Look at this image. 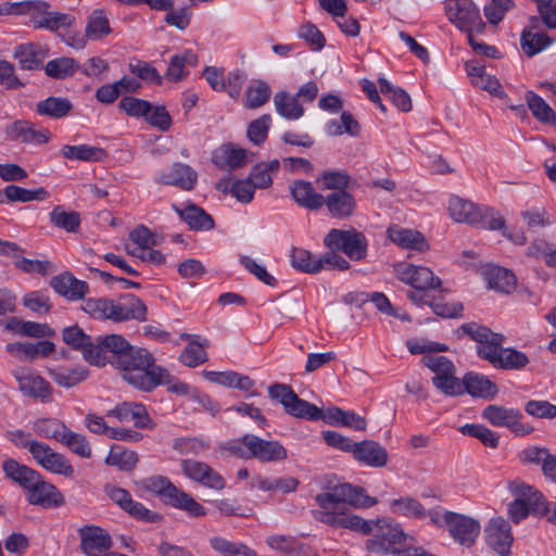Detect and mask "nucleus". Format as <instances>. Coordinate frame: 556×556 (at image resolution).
Masks as SVG:
<instances>
[{
  "label": "nucleus",
  "instance_id": "obj_1",
  "mask_svg": "<svg viewBox=\"0 0 556 556\" xmlns=\"http://www.w3.org/2000/svg\"><path fill=\"white\" fill-rule=\"evenodd\" d=\"M315 501L318 509L313 511L316 520L333 528L349 529L369 534L374 527L376 533L366 542V548L376 554H399L407 545V535L397 527L379 526V521L364 520L350 513V507L368 508L376 505L377 500L366 494L364 488L343 483L329 491L317 494Z\"/></svg>",
  "mask_w": 556,
  "mask_h": 556
},
{
  "label": "nucleus",
  "instance_id": "obj_2",
  "mask_svg": "<svg viewBox=\"0 0 556 556\" xmlns=\"http://www.w3.org/2000/svg\"><path fill=\"white\" fill-rule=\"evenodd\" d=\"M115 368L127 383L144 392L170 382L169 372L156 365L152 354L142 348L131 345L124 356H119Z\"/></svg>",
  "mask_w": 556,
  "mask_h": 556
},
{
  "label": "nucleus",
  "instance_id": "obj_3",
  "mask_svg": "<svg viewBox=\"0 0 556 556\" xmlns=\"http://www.w3.org/2000/svg\"><path fill=\"white\" fill-rule=\"evenodd\" d=\"M324 244L329 250L343 252L352 261L364 260L367 255V239L355 228L331 229L324 238Z\"/></svg>",
  "mask_w": 556,
  "mask_h": 556
},
{
  "label": "nucleus",
  "instance_id": "obj_4",
  "mask_svg": "<svg viewBox=\"0 0 556 556\" xmlns=\"http://www.w3.org/2000/svg\"><path fill=\"white\" fill-rule=\"evenodd\" d=\"M131 348V344L121 334H106L98 337L94 341L93 351L88 353L87 362L90 365L103 367L111 364L113 367L119 362Z\"/></svg>",
  "mask_w": 556,
  "mask_h": 556
},
{
  "label": "nucleus",
  "instance_id": "obj_5",
  "mask_svg": "<svg viewBox=\"0 0 556 556\" xmlns=\"http://www.w3.org/2000/svg\"><path fill=\"white\" fill-rule=\"evenodd\" d=\"M445 14L448 21L458 29L467 33H483L485 24L479 9L470 1L444 2Z\"/></svg>",
  "mask_w": 556,
  "mask_h": 556
},
{
  "label": "nucleus",
  "instance_id": "obj_6",
  "mask_svg": "<svg viewBox=\"0 0 556 556\" xmlns=\"http://www.w3.org/2000/svg\"><path fill=\"white\" fill-rule=\"evenodd\" d=\"M270 399L278 401L286 413L296 418L314 417L317 406L302 400L289 384L275 383L268 388Z\"/></svg>",
  "mask_w": 556,
  "mask_h": 556
},
{
  "label": "nucleus",
  "instance_id": "obj_7",
  "mask_svg": "<svg viewBox=\"0 0 556 556\" xmlns=\"http://www.w3.org/2000/svg\"><path fill=\"white\" fill-rule=\"evenodd\" d=\"M482 417L495 427H506L516 435L530 434L533 428L521 422L522 414L517 408L500 405H488L482 410Z\"/></svg>",
  "mask_w": 556,
  "mask_h": 556
},
{
  "label": "nucleus",
  "instance_id": "obj_8",
  "mask_svg": "<svg viewBox=\"0 0 556 556\" xmlns=\"http://www.w3.org/2000/svg\"><path fill=\"white\" fill-rule=\"evenodd\" d=\"M444 523L450 535L460 545L470 547L480 533V523L466 515L454 511L444 513Z\"/></svg>",
  "mask_w": 556,
  "mask_h": 556
},
{
  "label": "nucleus",
  "instance_id": "obj_9",
  "mask_svg": "<svg viewBox=\"0 0 556 556\" xmlns=\"http://www.w3.org/2000/svg\"><path fill=\"white\" fill-rule=\"evenodd\" d=\"M241 442L250 450L251 458H256L261 463H276L288 457L286 447L279 441H268L254 434H244Z\"/></svg>",
  "mask_w": 556,
  "mask_h": 556
},
{
  "label": "nucleus",
  "instance_id": "obj_10",
  "mask_svg": "<svg viewBox=\"0 0 556 556\" xmlns=\"http://www.w3.org/2000/svg\"><path fill=\"white\" fill-rule=\"evenodd\" d=\"M30 454L33 458L46 470L64 477L74 475V467L66 457L54 452L48 444L34 441L30 445Z\"/></svg>",
  "mask_w": 556,
  "mask_h": 556
},
{
  "label": "nucleus",
  "instance_id": "obj_11",
  "mask_svg": "<svg viewBox=\"0 0 556 556\" xmlns=\"http://www.w3.org/2000/svg\"><path fill=\"white\" fill-rule=\"evenodd\" d=\"M147 306L139 298L134 294H126L119 301L110 300L108 319L115 323L136 319L146 320Z\"/></svg>",
  "mask_w": 556,
  "mask_h": 556
},
{
  "label": "nucleus",
  "instance_id": "obj_12",
  "mask_svg": "<svg viewBox=\"0 0 556 556\" xmlns=\"http://www.w3.org/2000/svg\"><path fill=\"white\" fill-rule=\"evenodd\" d=\"M396 274L401 281L419 291L435 289L441 286L440 278L434 276L427 267L402 264L396 268Z\"/></svg>",
  "mask_w": 556,
  "mask_h": 556
},
{
  "label": "nucleus",
  "instance_id": "obj_13",
  "mask_svg": "<svg viewBox=\"0 0 556 556\" xmlns=\"http://www.w3.org/2000/svg\"><path fill=\"white\" fill-rule=\"evenodd\" d=\"M180 466L182 472L189 479L199 482L206 488L223 490L226 485L225 479L206 463L194 459H184L181 460Z\"/></svg>",
  "mask_w": 556,
  "mask_h": 556
},
{
  "label": "nucleus",
  "instance_id": "obj_14",
  "mask_svg": "<svg viewBox=\"0 0 556 556\" xmlns=\"http://www.w3.org/2000/svg\"><path fill=\"white\" fill-rule=\"evenodd\" d=\"M4 132L9 140L24 144H43L50 139L48 129H36L35 125L26 119H17L7 125Z\"/></svg>",
  "mask_w": 556,
  "mask_h": 556
},
{
  "label": "nucleus",
  "instance_id": "obj_15",
  "mask_svg": "<svg viewBox=\"0 0 556 556\" xmlns=\"http://www.w3.org/2000/svg\"><path fill=\"white\" fill-rule=\"evenodd\" d=\"M488 545L501 556H507L513 543L511 528L507 520L496 517L490 520L485 530Z\"/></svg>",
  "mask_w": 556,
  "mask_h": 556
},
{
  "label": "nucleus",
  "instance_id": "obj_16",
  "mask_svg": "<svg viewBox=\"0 0 556 556\" xmlns=\"http://www.w3.org/2000/svg\"><path fill=\"white\" fill-rule=\"evenodd\" d=\"M80 548L87 556H101L112 546L111 535L97 526L79 529Z\"/></svg>",
  "mask_w": 556,
  "mask_h": 556
},
{
  "label": "nucleus",
  "instance_id": "obj_17",
  "mask_svg": "<svg viewBox=\"0 0 556 556\" xmlns=\"http://www.w3.org/2000/svg\"><path fill=\"white\" fill-rule=\"evenodd\" d=\"M13 376L18 383V390L27 396L40 399L42 402L52 400V387L42 377L34 374H21L14 370Z\"/></svg>",
  "mask_w": 556,
  "mask_h": 556
},
{
  "label": "nucleus",
  "instance_id": "obj_18",
  "mask_svg": "<svg viewBox=\"0 0 556 556\" xmlns=\"http://www.w3.org/2000/svg\"><path fill=\"white\" fill-rule=\"evenodd\" d=\"M50 287L58 294L71 301L81 300L89 292L87 282L75 278L70 271L53 276Z\"/></svg>",
  "mask_w": 556,
  "mask_h": 556
},
{
  "label": "nucleus",
  "instance_id": "obj_19",
  "mask_svg": "<svg viewBox=\"0 0 556 556\" xmlns=\"http://www.w3.org/2000/svg\"><path fill=\"white\" fill-rule=\"evenodd\" d=\"M28 502L34 505H41L43 507L60 506L64 500L60 491L51 483L46 482L38 475V479L33 485H29Z\"/></svg>",
  "mask_w": 556,
  "mask_h": 556
},
{
  "label": "nucleus",
  "instance_id": "obj_20",
  "mask_svg": "<svg viewBox=\"0 0 556 556\" xmlns=\"http://www.w3.org/2000/svg\"><path fill=\"white\" fill-rule=\"evenodd\" d=\"M155 181L161 185L176 186L189 191L195 186L197 173L187 164L175 163L169 172L161 173Z\"/></svg>",
  "mask_w": 556,
  "mask_h": 556
},
{
  "label": "nucleus",
  "instance_id": "obj_21",
  "mask_svg": "<svg viewBox=\"0 0 556 556\" xmlns=\"http://www.w3.org/2000/svg\"><path fill=\"white\" fill-rule=\"evenodd\" d=\"M289 189L293 200L302 207L318 210L325 204V198L315 190L311 181L294 180Z\"/></svg>",
  "mask_w": 556,
  "mask_h": 556
},
{
  "label": "nucleus",
  "instance_id": "obj_22",
  "mask_svg": "<svg viewBox=\"0 0 556 556\" xmlns=\"http://www.w3.org/2000/svg\"><path fill=\"white\" fill-rule=\"evenodd\" d=\"M172 207L192 230L206 231L214 228L213 217L193 203L186 204L184 208L177 204H173Z\"/></svg>",
  "mask_w": 556,
  "mask_h": 556
},
{
  "label": "nucleus",
  "instance_id": "obj_23",
  "mask_svg": "<svg viewBox=\"0 0 556 556\" xmlns=\"http://www.w3.org/2000/svg\"><path fill=\"white\" fill-rule=\"evenodd\" d=\"M353 456L356 460L370 467H383L388 462L387 450L371 440L356 442Z\"/></svg>",
  "mask_w": 556,
  "mask_h": 556
},
{
  "label": "nucleus",
  "instance_id": "obj_24",
  "mask_svg": "<svg viewBox=\"0 0 556 556\" xmlns=\"http://www.w3.org/2000/svg\"><path fill=\"white\" fill-rule=\"evenodd\" d=\"M48 56V48L39 43L20 45L14 51V58L22 70H37Z\"/></svg>",
  "mask_w": 556,
  "mask_h": 556
},
{
  "label": "nucleus",
  "instance_id": "obj_25",
  "mask_svg": "<svg viewBox=\"0 0 556 556\" xmlns=\"http://www.w3.org/2000/svg\"><path fill=\"white\" fill-rule=\"evenodd\" d=\"M463 383L465 393L473 397L492 400L498 393L497 386L483 375L468 372L463 377Z\"/></svg>",
  "mask_w": 556,
  "mask_h": 556
},
{
  "label": "nucleus",
  "instance_id": "obj_26",
  "mask_svg": "<svg viewBox=\"0 0 556 556\" xmlns=\"http://www.w3.org/2000/svg\"><path fill=\"white\" fill-rule=\"evenodd\" d=\"M451 217L457 223L478 225L481 220L480 210L470 201L452 197L448 203Z\"/></svg>",
  "mask_w": 556,
  "mask_h": 556
},
{
  "label": "nucleus",
  "instance_id": "obj_27",
  "mask_svg": "<svg viewBox=\"0 0 556 556\" xmlns=\"http://www.w3.org/2000/svg\"><path fill=\"white\" fill-rule=\"evenodd\" d=\"M2 469L8 478L25 490L37 481L39 475L36 470L20 464L13 458L5 459L2 464Z\"/></svg>",
  "mask_w": 556,
  "mask_h": 556
},
{
  "label": "nucleus",
  "instance_id": "obj_28",
  "mask_svg": "<svg viewBox=\"0 0 556 556\" xmlns=\"http://www.w3.org/2000/svg\"><path fill=\"white\" fill-rule=\"evenodd\" d=\"M274 105L277 113L288 121H296L304 115V108L295 94L283 90L274 96Z\"/></svg>",
  "mask_w": 556,
  "mask_h": 556
},
{
  "label": "nucleus",
  "instance_id": "obj_29",
  "mask_svg": "<svg viewBox=\"0 0 556 556\" xmlns=\"http://www.w3.org/2000/svg\"><path fill=\"white\" fill-rule=\"evenodd\" d=\"M61 155L67 160L83 162H102L106 157V152L102 148L88 144L71 146L65 144L60 151Z\"/></svg>",
  "mask_w": 556,
  "mask_h": 556
},
{
  "label": "nucleus",
  "instance_id": "obj_30",
  "mask_svg": "<svg viewBox=\"0 0 556 556\" xmlns=\"http://www.w3.org/2000/svg\"><path fill=\"white\" fill-rule=\"evenodd\" d=\"M325 204L332 216L345 218L353 214L356 202L354 197L346 191H334L325 198Z\"/></svg>",
  "mask_w": 556,
  "mask_h": 556
},
{
  "label": "nucleus",
  "instance_id": "obj_31",
  "mask_svg": "<svg viewBox=\"0 0 556 556\" xmlns=\"http://www.w3.org/2000/svg\"><path fill=\"white\" fill-rule=\"evenodd\" d=\"M112 33L109 17L103 9L93 10L87 17L85 35L89 40H101Z\"/></svg>",
  "mask_w": 556,
  "mask_h": 556
},
{
  "label": "nucleus",
  "instance_id": "obj_32",
  "mask_svg": "<svg viewBox=\"0 0 556 556\" xmlns=\"http://www.w3.org/2000/svg\"><path fill=\"white\" fill-rule=\"evenodd\" d=\"M389 238L392 242L404 249L425 251L427 243L424 236L416 230L406 228H389Z\"/></svg>",
  "mask_w": 556,
  "mask_h": 556
},
{
  "label": "nucleus",
  "instance_id": "obj_33",
  "mask_svg": "<svg viewBox=\"0 0 556 556\" xmlns=\"http://www.w3.org/2000/svg\"><path fill=\"white\" fill-rule=\"evenodd\" d=\"M62 339L72 349L80 351L86 361L88 353L93 351L94 341L77 325L64 328Z\"/></svg>",
  "mask_w": 556,
  "mask_h": 556
},
{
  "label": "nucleus",
  "instance_id": "obj_34",
  "mask_svg": "<svg viewBox=\"0 0 556 556\" xmlns=\"http://www.w3.org/2000/svg\"><path fill=\"white\" fill-rule=\"evenodd\" d=\"M73 104L67 98L49 97L36 104V113L41 116H49L59 119L68 115Z\"/></svg>",
  "mask_w": 556,
  "mask_h": 556
},
{
  "label": "nucleus",
  "instance_id": "obj_35",
  "mask_svg": "<svg viewBox=\"0 0 556 556\" xmlns=\"http://www.w3.org/2000/svg\"><path fill=\"white\" fill-rule=\"evenodd\" d=\"M198 56L191 50H186L180 54L170 58L169 65L165 73V78L170 81H179L184 79L188 72L185 71L186 65L197 66Z\"/></svg>",
  "mask_w": 556,
  "mask_h": 556
},
{
  "label": "nucleus",
  "instance_id": "obj_36",
  "mask_svg": "<svg viewBox=\"0 0 556 556\" xmlns=\"http://www.w3.org/2000/svg\"><path fill=\"white\" fill-rule=\"evenodd\" d=\"M485 278L488 280L489 288L504 293L510 292L516 285L515 275L510 270L501 266L489 268L485 271Z\"/></svg>",
  "mask_w": 556,
  "mask_h": 556
},
{
  "label": "nucleus",
  "instance_id": "obj_37",
  "mask_svg": "<svg viewBox=\"0 0 556 556\" xmlns=\"http://www.w3.org/2000/svg\"><path fill=\"white\" fill-rule=\"evenodd\" d=\"M213 162L222 168H239L247 162V152L244 149H235L229 146H224L214 152Z\"/></svg>",
  "mask_w": 556,
  "mask_h": 556
},
{
  "label": "nucleus",
  "instance_id": "obj_38",
  "mask_svg": "<svg viewBox=\"0 0 556 556\" xmlns=\"http://www.w3.org/2000/svg\"><path fill=\"white\" fill-rule=\"evenodd\" d=\"M526 102L533 117L541 123L552 124L556 118L554 110L533 91L526 92Z\"/></svg>",
  "mask_w": 556,
  "mask_h": 556
},
{
  "label": "nucleus",
  "instance_id": "obj_39",
  "mask_svg": "<svg viewBox=\"0 0 556 556\" xmlns=\"http://www.w3.org/2000/svg\"><path fill=\"white\" fill-rule=\"evenodd\" d=\"M270 86L261 79L253 80L245 90L244 105L248 109H257L270 98Z\"/></svg>",
  "mask_w": 556,
  "mask_h": 556
},
{
  "label": "nucleus",
  "instance_id": "obj_40",
  "mask_svg": "<svg viewBox=\"0 0 556 556\" xmlns=\"http://www.w3.org/2000/svg\"><path fill=\"white\" fill-rule=\"evenodd\" d=\"M291 265L296 270L307 274L320 271L319 257H315L308 250L293 248L290 254Z\"/></svg>",
  "mask_w": 556,
  "mask_h": 556
},
{
  "label": "nucleus",
  "instance_id": "obj_41",
  "mask_svg": "<svg viewBox=\"0 0 556 556\" xmlns=\"http://www.w3.org/2000/svg\"><path fill=\"white\" fill-rule=\"evenodd\" d=\"M504 341L505 337L503 334L494 332L484 342L478 345L477 353L481 358L486 359L496 368L502 355V350H504L502 346Z\"/></svg>",
  "mask_w": 556,
  "mask_h": 556
},
{
  "label": "nucleus",
  "instance_id": "obj_42",
  "mask_svg": "<svg viewBox=\"0 0 556 556\" xmlns=\"http://www.w3.org/2000/svg\"><path fill=\"white\" fill-rule=\"evenodd\" d=\"M167 505L185 510L190 517L198 518L206 515V509L203 505L179 489L176 490V494L173 495Z\"/></svg>",
  "mask_w": 556,
  "mask_h": 556
},
{
  "label": "nucleus",
  "instance_id": "obj_43",
  "mask_svg": "<svg viewBox=\"0 0 556 556\" xmlns=\"http://www.w3.org/2000/svg\"><path fill=\"white\" fill-rule=\"evenodd\" d=\"M49 377L60 387L73 388L83 382L88 377V370L85 368L73 369H49Z\"/></svg>",
  "mask_w": 556,
  "mask_h": 556
},
{
  "label": "nucleus",
  "instance_id": "obj_44",
  "mask_svg": "<svg viewBox=\"0 0 556 556\" xmlns=\"http://www.w3.org/2000/svg\"><path fill=\"white\" fill-rule=\"evenodd\" d=\"M75 23V16L67 13L49 11L41 20L34 18L35 28H46L58 31L60 28H70Z\"/></svg>",
  "mask_w": 556,
  "mask_h": 556
},
{
  "label": "nucleus",
  "instance_id": "obj_45",
  "mask_svg": "<svg viewBox=\"0 0 556 556\" xmlns=\"http://www.w3.org/2000/svg\"><path fill=\"white\" fill-rule=\"evenodd\" d=\"M50 222L58 228L75 233L80 226V215L77 212H65L58 205L50 213Z\"/></svg>",
  "mask_w": 556,
  "mask_h": 556
},
{
  "label": "nucleus",
  "instance_id": "obj_46",
  "mask_svg": "<svg viewBox=\"0 0 556 556\" xmlns=\"http://www.w3.org/2000/svg\"><path fill=\"white\" fill-rule=\"evenodd\" d=\"M552 43V39L544 33H532L523 30L521 34L520 45L523 52L528 56H533L544 50Z\"/></svg>",
  "mask_w": 556,
  "mask_h": 556
},
{
  "label": "nucleus",
  "instance_id": "obj_47",
  "mask_svg": "<svg viewBox=\"0 0 556 556\" xmlns=\"http://www.w3.org/2000/svg\"><path fill=\"white\" fill-rule=\"evenodd\" d=\"M391 510L393 514L418 519L425 518L427 515L425 507L416 498L410 496L393 500Z\"/></svg>",
  "mask_w": 556,
  "mask_h": 556
},
{
  "label": "nucleus",
  "instance_id": "obj_48",
  "mask_svg": "<svg viewBox=\"0 0 556 556\" xmlns=\"http://www.w3.org/2000/svg\"><path fill=\"white\" fill-rule=\"evenodd\" d=\"M79 68L78 63L73 58H59L49 61L46 64V74L55 79H64L73 76Z\"/></svg>",
  "mask_w": 556,
  "mask_h": 556
},
{
  "label": "nucleus",
  "instance_id": "obj_49",
  "mask_svg": "<svg viewBox=\"0 0 556 556\" xmlns=\"http://www.w3.org/2000/svg\"><path fill=\"white\" fill-rule=\"evenodd\" d=\"M530 363L529 357L514 348H504L496 368L504 370H522Z\"/></svg>",
  "mask_w": 556,
  "mask_h": 556
},
{
  "label": "nucleus",
  "instance_id": "obj_50",
  "mask_svg": "<svg viewBox=\"0 0 556 556\" xmlns=\"http://www.w3.org/2000/svg\"><path fill=\"white\" fill-rule=\"evenodd\" d=\"M460 432L478 439L484 446L496 448L500 442V435L483 425L467 424L460 428Z\"/></svg>",
  "mask_w": 556,
  "mask_h": 556
},
{
  "label": "nucleus",
  "instance_id": "obj_51",
  "mask_svg": "<svg viewBox=\"0 0 556 556\" xmlns=\"http://www.w3.org/2000/svg\"><path fill=\"white\" fill-rule=\"evenodd\" d=\"M4 195L10 202L41 201L48 198L49 192L45 188L28 190L15 185H9L4 189Z\"/></svg>",
  "mask_w": 556,
  "mask_h": 556
},
{
  "label": "nucleus",
  "instance_id": "obj_52",
  "mask_svg": "<svg viewBox=\"0 0 556 556\" xmlns=\"http://www.w3.org/2000/svg\"><path fill=\"white\" fill-rule=\"evenodd\" d=\"M66 429L64 422L54 418H42L34 422V430L39 437L54 439L59 442H61Z\"/></svg>",
  "mask_w": 556,
  "mask_h": 556
},
{
  "label": "nucleus",
  "instance_id": "obj_53",
  "mask_svg": "<svg viewBox=\"0 0 556 556\" xmlns=\"http://www.w3.org/2000/svg\"><path fill=\"white\" fill-rule=\"evenodd\" d=\"M61 443L68 447V450L83 457L89 458L92 454V448L85 435L73 432L68 428L62 435Z\"/></svg>",
  "mask_w": 556,
  "mask_h": 556
},
{
  "label": "nucleus",
  "instance_id": "obj_54",
  "mask_svg": "<svg viewBox=\"0 0 556 556\" xmlns=\"http://www.w3.org/2000/svg\"><path fill=\"white\" fill-rule=\"evenodd\" d=\"M143 485L148 491L159 495L166 505L178 489L163 476L148 478L143 481Z\"/></svg>",
  "mask_w": 556,
  "mask_h": 556
},
{
  "label": "nucleus",
  "instance_id": "obj_55",
  "mask_svg": "<svg viewBox=\"0 0 556 556\" xmlns=\"http://www.w3.org/2000/svg\"><path fill=\"white\" fill-rule=\"evenodd\" d=\"M118 108L124 111L128 116L140 118L148 117V114L151 113L152 104L139 98L134 97H124L119 103Z\"/></svg>",
  "mask_w": 556,
  "mask_h": 556
},
{
  "label": "nucleus",
  "instance_id": "obj_56",
  "mask_svg": "<svg viewBox=\"0 0 556 556\" xmlns=\"http://www.w3.org/2000/svg\"><path fill=\"white\" fill-rule=\"evenodd\" d=\"M205 343H198L191 341L181 352L179 359L188 367H197L207 361L206 352L204 351Z\"/></svg>",
  "mask_w": 556,
  "mask_h": 556
},
{
  "label": "nucleus",
  "instance_id": "obj_57",
  "mask_svg": "<svg viewBox=\"0 0 556 556\" xmlns=\"http://www.w3.org/2000/svg\"><path fill=\"white\" fill-rule=\"evenodd\" d=\"M433 386L448 396L463 395L465 389L463 388V379L459 380L454 374L445 376H434L432 378Z\"/></svg>",
  "mask_w": 556,
  "mask_h": 556
},
{
  "label": "nucleus",
  "instance_id": "obj_58",
  "mask_svg": "<svg viewBox=\"0 0 556 556\" xmlns=\"http://www.w3.org/2000/svg\"><path fill=\"white\" fill-rule=\"evenodd\" d=\"M173 448L181 455H200L210 448L208 443L198 438H177L174 440Z\"/></svg>",
  "mask_w": 556,
  "mask_h": 556
},
{
  "label": "nucleus",
  "instance_id": "obj_59",
  "mask_svg": "<svg viewBox=\"0 0 556 556\" xmlns=\"http://www.w3.org/2000/svg\"><path fill=\"white\" fill-rule=\"evenodd\" d=\"M271 124V117L269 114H264L261 117L252 121L248 127V138L254 144L263 143L266 138Z\"/></svg>",
  "mask_w": 556,
  "mask_h": 556
},
{
  "label": "nucleus",
  "instance_id": "obj_60",
  "mask_svg": "<svg viewBox=\"0 0 556 556\" xmlns=\"http://www.w3.org/2000/svg\"><path fill=\"white\" fill-rule=\"evenodd\" d=\"M525 412L541 419L556 418V405L545 400H530L525 404Z\"/></svg>",
  "mask_w": 556,
  "mask_h": 556
},
{
  "label": "nucleus",
  "instance_id": "obj_61",
  "mask_svg": "<svg viewBox=\"0 0 556 556\" xmlns=\"http://www.w3.org/2000/svg\"><path fill=\"white\" fill-rule=\"evenodd\" d=\"M513 7V0H490L484 5V15L490 24L496 25Z\"/></svg>",
  "mask_w": 556,
  "mask_h": 556
},
{
  "label": "nucleus",
  "instance_id": "obj_62",
  "mask_svg": "<svg viewBox=\"0 0 556 556\" xmlns=\"http://www.w3.org/2000/svg\"><path fill=\"white\" fill-rule=\"evenodd\" d=\"M138 462V455L131 451H114L112 450L105 459L110 466H116L121 470L130 471Z\"/></svg>",
  "mask_w": 556,
  "mask_h": 556
},
{
  "label": "nucleus",
  "instance_id": "obj_63",
  "mask_svg": "<svg viewBox=\"0 0 556 556\" xmlns=\"http://www.w3.org/2000/svg\"><path fill=\"white\" fill-rule=\"evenodd\" d=\"M266 543L269 547L287 555H296L301 548L296 539L291 535H270L267 538Z\"/></svg>",
  "mask_w": 556,
  "mask_h": 556
},
{
  "label": "nucleus",
  "instance_id": "obj_64",
  "mask_svg": "<svg viewBox=\"0 0 556 556\" xmlns=\"http://www.w3.org/2000/svg\"><path fill=\"white\" fill-rule=\"evenodd\" d=\"M299 37L304 39L314 50H321L326 45L325 36L318 27L311 22L301 25Z\"/></svg>",
  "mask_w": 556,
  "mask_h": 556
}]
</instances>
